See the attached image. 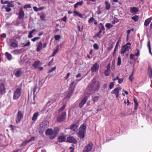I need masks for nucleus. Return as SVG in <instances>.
I'll list each match as a JSON object with an SVG mask.
<instances>
[{
    "label": "nucleus",
    "mask_w": 152,
    "mask_h": 152,
    "mask_svg": "<svg viewBox=\"0 0 152 152\" xmlns=\"http://www.w3.org/2000/svg\"><path fill=\"white\" fill-rule=\"evenodd\" d=\"M33 8L34 10V11L37 12L39 11L38 8H37V7H33Z\"/></svg>",
    "instance_id": "obj_64"
},
{
    "label": "nucleus",
    "mask_w": 152,
    "mask_h": 152,
    "mask_svg": "<svg viewBox=\"0 0 152 152\" xmlns=\"http://www.w3.org/2000/svg\"><path fill=\"white\" fill-rule=\"evenodd\" d=\"M93 146V143L91 141L89 142L88 144L85 147L83 152H88L92 149Z\"/></svg>",
    "instance_id": "obj_8"
},
{
    "label": "nucleus",
    "mask_w": 152,
    "mask_h": 152,
    "mask_svg": "<svg viewBox=\"0 0 152 152\" xmlns=\"http://www.w3.org/2000/svg\"><path fill=\"white\" fill-rule=\"evenodd\" d=\"M7 7H13L14 6V4L13 3V1H11L10 2H9L8 3Z\"/></svg>",
    "instance_id": "obj_39"
},
{
    "label": "nucleus",
    "mask_w": 152,
    "mask_h": 152,
    "mask_svg": "<svg viewBox=\"0 0 152 152\" xmlns=\"http://www.w3.org/2000/svg\"><path fill=\"white\" fill-rule=\"evenodd\" d=\"M136 50L137 51V53L134 55L137 56H139L140 55V50L138 49H137Z\"/></svg>",
    "instance_id": "obj_57"
},
{
    "label": "nucleus",
    "mask_w": 152,
    "mask_h": 152,
    "mask_svg": "<svg viewBox=\"0 0 152 152\" xmlns=\"http://www.w3.org/2000/svg\"><path fill=\"white\" fill-rule=\"evenodd\" d=\"M101 86L100 83L98 80H93L87 86L86 91L89 93V95L90 94L94 93L98 91L99 90Z\"/></svg>",
    "instance_id": "obj_1"
},
{
    "label": "nucleus",
    "mask_w": 152,
    "mask_h": 152,
    "mask_svg": "<svg viewBox=\"0 0 152 152\" xmlns=\"http://www.w3.org/2000/svg\"><path fill=\"white\" fill-rule=\"evenodd\" d=\"M86 126L85 124H83L80 127L79 129H81V130H82L83 131L86 132Z\"/></svg>",
    "instance_id": "obj_36"
},
{
    "label": "nucleus",
    "mask_w": 152,
    "mask_h": 152,
    "mask_svg": "<svg viewBox=\"0 0 152 152\" xmlns=\"http://www.w3.org/2000/svg\"><path fill=\"white\" fill-rule=\"evenodd\" d=\"M15 75L17 77H20L22 74V71L20 69L17 70L15 72Z\"/></svg>",
    "instance_id": "obj_20"
},
{
    "label": "nucleus",
    "mask_w": 152,
    "mask_h": 152,
    "mask_svg": "<svg viewBox=\"0 0 152 152\" xmlns=\"http://www.w3.org/2000/svg\"><path fill=\"white\" fill-rule=\"evenodd\" d=\"M102 31L101 30H99V32L96 34L95 35V37H97L99 38H100L102 36V35L101 34Z\"/></svg>",
    "instance_id": "obj_32"
},
{
    "label": "nucleus",
    "mask_w": 152,
    "mask_h": 152,
    "mask_svg": "<svg viewBox=\"0 0 152 152\" xmlns=\"http://www.w3.org/2000/svg\"><path fill=\"white\" fill-rule=\"evenodd\" d=\"M60 36L58 35H56L54 36V38L55 40L58 41L60 38Z\"/></svg>",
    "instance_id": "obj_47"
},
{
    "label": "nucleus",
    "mask_w": 152,
    "mask_h": 152,
    "mask_svg": "<svg viewBox=\"0 0 152 152\" xmlns=\"http://www.w3.org/2000/svg\"><path fill=\"white\" fill-rule=\"evenodd\" d=\"M148 75L150 79L152 78V69L150 68H149L148 72Z\"/></svg>",
    "instance_id": "obj_31"
},
{
    "label": "nucleus",
    "mask_w": 152,
    "mask_h": 152,
    "mask_svg": "<svg viewBox=\"0 0 152 152\" xmlns=\"http://www.w3.org/2000/svg\"><path fill=\"white\" fill-rule=\"evenodd\" d=\"M75 90L73 89L72 90L70 89L69 93L67 94L66 98L68 99H69L71 96L72 95Z\"/></svg>",
    "instance_id": "obj_27"
},
{
    "label": "nucleus",
    "mask_w": 152,
    "mask_h": 152,
    "mask_svg": "<svg viewBox=\"0 0 152 152\" xmlns=\"http://www.w3.org/2000/svg\"><path fill=\"white\" fill-rule=\"evenodd\" d=\"M99 96H94L92 99V101L94 103L95 102H97L99 100Z\"/></svg>",
    "instance_id": "obj_41"
},
{
    "label": "nucleus",
    "mask_w": 152,
    "mask_h": 152,
    "mask_svg": "<svg viewBox=\"0 0 152 152\" xmlns=\"http://www.w3.org/2000/svg\"><path fill=\"white\" fill-rule=\"evenodd\" d=\"M35 137H31L30 139L27 140V141L28 142L32 141H34L35 140Z\"/></svg>",
    "instance_id": "obj_55"
},
{
    "label": "nucleus",
    "mask_w": 152,
    "mask_h": 152,
    "mask_svg": "<svg viewBox=\"0 0 152 152\" xmlns=\"http://www.w3.org/2000/svg\"><path fill=\"white\" fill-rule=\"evenodd\" d=\"M8 43L10 46L13 48H17L18 47V42L15 40L12 39H9L7 40Z\"/></svg>",
    "instance_id": "obj_6"
},
{
    "label": "nucleus",
    "mask_w": 152,
    "mask_h": 152,
    "mask_svg": "<svg viewBox=\"0 0 152 152\" xmlns=\"http://www.w3.org/2000/svg\"><path fill=\"white\" fill-rule=\"evenodd\" d=\"M83 1H82L76 3L74 5V8H77L79 6H81L83 4Z\"/></svg>",
    "instance_id": "obj_25"
},
{
    "label": "nucleus",
    "mask_w": 152,
    "mask_h": 152,
    "mask_svg": "<svg viewBox=\"0 0 152 152\" xmlns=\"http://www.w3.org/2000/svg\"><path fill=\"white\" fill-rule=\"evenodd\" d=\"M88 98L87 96H84L81 102L79 103L78 106L79 107L82 108L86 102Z\"/></svg>",
    "instance_id": "obj_11"
},
{
    "label": "nucleus",
    "mask_w": 152,
    "mask_h": 152,
    "mask_svg": "<svg viewBox=\"0 0 152 152\" xmlns=\"http://www.w3.org/2000/svg\"><path fill=\"white\" fill-rule=\"evenodd\" d=\"M6 11L7 12H9L11 10V9L10 7H7L5 8Z\"/></svg>",
    "instance_id": "obj_60"
},
{
    "label": "nucleus",
    "mask_w": 152,
    "mask_h": 152,
    "mask_svg": "<svg viewBox=\"0 0 152 152\" xmlns=\"http://www.w3.org/2000/svg\"><path fill=\"white\" fill-rule=\"evenodd\" d=\"M40 18L42 20H44L45 18V15L44 13H42L40 15Z\"/></svg>",
    "instance_id": "obj_46"
},
{
    "label": "nucleus",
    "mask_w": 152,
    "mask_h": 152,
    "mask_svg": "<svg viewBox=\"0 0 152 152\" xmlns=\"http://www.w3.org/2000/svg\"><path fill=\"white\" fill-rule=\"evenodd\" d=\"M67 141L70 143H72L74 144L77 143V141L72 136H70L68 137L67 139Z\"/></svg>",
    "instance_id": "obj_12"
},
{
    "label": "nucleus",
    "mask_w": 152,
    "mask_h": 152,
    "mask_svg": "<svg viewBox=\"0 0 152 152\" xmlns=\"http://www.w3.org/2000/svg\"><path fill=\"white\" fill-rule=\"evenodd\" d=\"M46 135H49V137L50 139H53L56 137V134L54 133L53 131L51 128L48 129L45 132Z\"/></svg>",
    "instance_id": "obj_3"
},
{
    "label": "nucleus",
    "mask_w": 152,
    "mask_h": 152,
    "mask_svg": "<svg viewBox=\"0 0 152 152\" xmlns=\"http://www.w3.org/2000/svg\"><path fill=\"white\" fill-rule=\"evenodd\" d=\"M38 115L39 113L38 112H36L34 113L32 118V120L34 121H36Z\"/></svg>",
    "instance_id": "obj_26"
},
{
    "label": "nucleus",
    "mask_w": 152,
    "mask_h": 152,
    "mask_svg": "<svg viewBox=\"0 0 152 152\" xmlns=\"http://www.w3.org/2000/svg\"><path fill=\"white\" fill-rule=\"evenodd\" d=\"M66 106L65 104L63 105V106L62 107H61L58 110V112H60L62 111V110H63L65 108Z\"/></svg>",
    "instance_id": "obj_50"
},
{
    "label": "nucleus",
    "mask_w": 152,
    "mask_h": 152,
    "mask_svg": "<svg viewBox=\"0 0 152 152\" xmlns=\"http://www.w3.org/2000/svg\"><path fill=\"white\" fill-rule=\"evenodd\" d=\"M56 69V67L55 66H54L52 68L50 69L49 70L48 73H50L52 72H53V71H54V70H55Z\"/></svg>",
    "instance_id": "obj_53"
},
{
    "label": "nucleus",
    "mask_w": 152,
    "mask_h": 152,
    "mask_svg": "<svg viewBox=\"0 0 152 152\" xmlns=\"http://www.w3.org/2000/svg\"><path fill=\"white\" fill-rule=\"evenodd\" d=\"M36 31L35 29H33L32 31H30L29 32V34L28 35V38H31L33 37L32 34Z\"/></svg>",
    "instance_id": "obj_35"
},
{
    "label": "nucleus",
    "mask_w": 152,
    "mask_h": 152,
    "mask_svg": "<svg viewBox=\"0 0 152 152\" xmlns=\"http://www.w3.org/2000/svg\"><path fill=\"white\" fill-rule=\"evenodd\" d=\"M118 83L119 84H121L123 82V81H124V79L123 78H120V79L118 78Z\"/></svg>",
    "instance_id": "obj_59"
},
{
    "label": "nucleus",
    "mask_w": 152,
    "mask_h": 152,
    "mask_svg": "<svg viewBox=\"0 0 152 152\" xmlns=\"http://www.w3.org/2000/svg\"><path fill=\"white\" fill-rule=\"evenodd\" d=\"M5 92L6 89L5 85L3 83H1L0 84V94H2L5 93Z\"/></svg>",
    "instance_id": "obj_15"
},
{
    "label": "nucleus",
    "mask_w": 152,
    "mask_h": 152,
    "mask_svg": "<svg viewBox=\"0 0 152 152\" xmlns=\"http://www.w3.org/2000/svg\"><path fill=\"white\" fill-rule=\"evenodd\" d=\"M40 37H34V38H33V39H31V40L33 42H35L36 40H38L39 39H40Z\"/></svg>",
    "instance_id": "obj_54"
},
{
    "label": "nucleus",
    "mask_w": 152,
    "mask_h": 152,
    "mask_svg": "<svg viewBox=\"0 0 152 152\" xmlns=\"http://www.w3.org/2000/svg\"><path fill=\"white\" fill-rule=\"evenodd\" d=\"M132 20H133L135 22L137 21L138 20V16L137 15H135L132 17Z\"/></svg>",
    "instance_id": "obj_40"
},
{
    "label": "nucleus",
    "mask_w": 152,
    "mask_h": 152,
    "mask_svg": "<svg viewBox=\"0 0 152 152\" xmlns=\"http://www.w3.org/2000/svg\"><path fill=\"white\" fill-rule=\"evenodd\" d=\"M133 100L134 103V108L135 110H136L137 109L138 104L137 102V99L135 97H133Z\"/></svg>",
    "instance_id": "obj_24"
},
{
    "label": "nucleus",
    "mask_w": 152,
    "mask_h": 152,
    "mask_svg": "<svg viewBox=\"0 0 152 152\" xmlns=\"http://www.w3.org/2000/svg\"><path fill=\"white\" fill-rule=\"evenodd\" d=\"M23 113L21 111L18 110L15 118V122L18 124L23 119Z\"/></svg>",
    "instance_id": "obj_2"
},
{
    "label": "nucleus",
    "mask_w": 152,
    "mask_h": 152,
    "mask_svg": "<svg viewBox=\"0 0 152 152\" xmlns=\"http://www.w3.org/2000/svg\"><path fill=\"white\" fill-rule=\"evenodd\" d=\"M1 38H5L6 37V34L5 33H3L1 34Z\"/></svg>",
    "instance_id": "obj_63"
},
{
    "label": "nucleus",
    "mask_w": 152,
    "mask_h": 152,
    "mask_svg": "<svg viewBox=\"0 0 152 152\" xmlns=\"http://www.w3.org/2000/svg\"><path fill=\"white\" fill-rule=\"evenodd\" d=\"M25 15L24 11L22 8H20L19 12L18 18L20 19H22Z\"/></svg>",
    "instance_id": "obj_16"
},
{
    "label": "nucleus",
    "mask_w": 152,
    "mask_h": 152,
    "mask_svg": "<svg viewBox=\"0 0 152 152\" xmlns=\"http://www.w3.org/2000/svg\"><path fill=\"white\" fill-rule=\"evenodd\" d=\"M9 2V1H4L3 0H1V3L2 4H8Z\"/></svg>",
    "instance_id": "obj_61"
},
{
    "label": "nucleus",
    "mask_w": 152,
    "mask_h": 152,
    "mask_svg": "<svg viewBox=\"0 0 152 152\" xmlns=\"http://www.w3.org/2000/svg\"><path fill=\"white\" fill-rule=\"evenodd\" d=\"M131 44L129 42L127 43L126 44L121 47V54H124L126 51H128L131 48V47L128 45H131Z\"/></svg>",
    "instance_id": "obj_5"
},
{
    "label": "nucleus",
    "mask_w": 152,
    "mask_h": 152,
    "mask_svg": "<svg viewBox=\"0 0 152 152\" xmlns=\"http://www.w3.org/2000/svg\"><path fill=\"white\" fill-rule=\"evenodd\" d=\"M133 72H132L131 73V75L129 76V79L130 80V81L131 82L133 80Z\"/></svg>",
    "instance_id": "obj_49"
},
{
    "label": "nucleus",
    "mask_w": 152,
    "mask_h": 152,
    "mask_svg": "<svg viewBox=\"0 0 152 152\" xmlns=\"http://www.w3.org/2000/svg\"><path fill=\"white\" fill-rule=\"evenodd\" d=\"M66 113L65 112H64L57 118L56 121L60 123L64 121L66 118Z\"/></svg>",
    "instance_id": "obj_7"
},
{
    "label": "nucleus",
    "mask_w": 152,
    "mask_h": 152,
    "mask_svg": "<svg viewBox=\"0 0 152 152\" xmlns=\"http://www.w3.org/2000/svg\"><path fill=\"white\" fill-rule=\"evenodd\" d=\"M152 18H150L146 19L144 22V25L146 26H147L151 22Z\"/></svg>",
    "instance_id": "obj_22"
},
{
    "label": "nucleus",
    "mask_w": 152,
    "mask_h": 152,
    "mask_svg": "<svg viewBox=\"0 0 152 152\" xmlns=\"http://www.w3.org/2000/svg\"><path fill=\"white\" fill-rule=\"evenodd\" d=\"M139 11L137 8L136 7H133L130 10V12L131 13L136 14V13Z\"/></svg>",
    "instance_id": "obj_28"
},
{
    "label": "nucleus",
    "mask_w": 152,
    "mask_h": 152,
    "mask_svg": "<svg viewBox=\"0 0 152 152\" xmlns=\"http://www.w3.org/2000/svg\"><path fill=\"white\" fill-rule=\"evenodd\" d=\"M41 65L42 63L39 61H35L32 64L33 66L35 68H37L38 66H41Z\"/></svg>",
    "instance_id": "obj_18"
},
{
    "label": "nucleus",
    "mask_w": 152,
    "mask_h": 152,
    "mask_svg": "<svg viewBox=\"0 0 152 152\" xmlns=\"http://www.w3.org/2000/svg\"><path fill=\"white\" fill-rule=\"evenodd\" d=\"M95 20V19L93 17L90 18L88 20V23H92Z\"/></svg>",
    "instance_id": "obj_45"
},
{
    "label": "nucleus",
    "mask_w": 152,
    "mask_h": 152,
    "mask_svg": "<svg viewBox=\"0 0 152 152\" xmlns=\"http://www.w3.org/2000/svg\"><path fill=\"white\" fill-rule=\"evenodd\" d=\"M121 58L120 57H118V62H117V65L118 66H120L121 64Z\"/></svg>",
    "instance_id": "obj_44"
},
{
    "label": "nucleus",
    "mask_w": 152,
    "mask_h": 152,
    "mask_svg": "<svg viewBox=\"0 0 152 152\" xmlns=\"http://www.w3.org/2000/svg\"><path fill=\"white\" fill-rule=\"evenodd\" d=\"M54 132L56 134V136L57 134L59 132V128L58 127H56L54 128Z\"/></svg>",
    "instance_id": "obj_33"
},
{
    "label": "nucleus",
    "mask_w": 152,
    "mask_h": 152,
    "mask_svg": "<svg viewBox=\"0 0 152 152\" xmlns=\"http://www.w3.org/2000/svg\"><path fill=\"white\" fill-rule=\"evenodd\" d=\"M66 140V137L64 136H59L58 140V141L59 142H61L65 141Z\"/></svg>",
    "instance_id": "obj_23"
},
{
    "label": "nucleus",
    "mask_w": 152,
    "mask_h": 152,
    "mask_svg": "<svg viewBox=\"0 0 152 152\" xmlns=\"http://www.w3.org/2000/svg\"><path fill=\"white\" fill-rule=\"evenodd\" d=\"M28 142L27 140H25L20 145V147H22L26 145Z\"/></svg>",
    "instance_id": "obj_42"
},
{
    "label": "nucleus",
    "mask_w": 152,
    "mask_h": 152,
    "mask_svg": "<svg viewBox=\"0 0 152 152\" xmlns=\"http://www.w3.org/2000/svg\"><path fill=\"white\" fill-rule=\"evenodd\" d=\"M135 55L133 54H131L130 55L129 57L130 58L132 59H134V56Z\"/></svg>",
    "instance_id": "obj_62"
},
{
    "label": "nucleus",
    "mask_w": 152,
    "mask_h": 152,
    "mask_svg": "<svg viewBox=\"0 0 152 152\" xmlns=\"http://www.w3.org/2000/svg\"><path fill=\"white\" fill-rule=\"evenodd\" d=\"M99 67V65L97 63L94 64L92 66L91 70L92 72H97Z\"/></svg>",
    "instance_id": "obj_9"
},
{
    "label": "nucleus",
    "mask_w": 152,
    "mask_h": 152,
    "mask_svg": "<svg viewBox=\"0 0 152 152\" xmlns=\"http://www.w3.org/2000/svg\"><path fill=\"white\" fill-rule=\"evenodd\" d=\"M105 26L108 29H109L110 28H112L113 26V25H111L109 23H107Z\"/></svg>",
    "instance_id": "obj_38"
},
{
    "label": "nucleus",
    "mask_w": 152,
    "mask_h": 152,
    "mask_svg": "<svg viewBox=\"0 0 152 152\" xmlns=\"http://www.w3.org/2000/svg\"><path fill=\"white\" fill-rule=\"evenodd\" d=\"M105 9L106 10H109L111 7L110 4L107 1H105Z\"/></svg>",
    "instance_id": "obj_29"
},
{
    "label": "nucleus",
    "mask_w": 152,
    "mask_h": 152,
    "mask_svg": "<svg viewBox=\"0 0 152 152\" xmlns=\"http://www.w3.org/2000/svg\"><path fill=\"white\" fill-rule=\"evenodd\" d=\"M86 132L83 131L81 129H79V132L77 133L78 137L80 138H83L85 137Z\"/></svg>",
    "instance_id": "obj_14"
},
{
    "label": "nucleus",
    "mask_w": 152,
    "mask_h": 152,
    "mask_svg": "<svg viewBox=\"0 0 152 152\" xmlns=\"http://www.w3.org/2000/svg\"><path fill=\"white\" fill-rule=\"evenodd\" d=\"M5 55L8 60H10L12 58V55L8 52H6L5 53Z\"/></svg>",
    "instance_id": "obj_30"
},
{
    "label": "nucleus",
    "mask_w": 152,
    "mask_h": 152,
    "mask_svg": "<svg viewBox=\"0 0 152 152\" xmlns=\"http://www.w3.org/2000/svg\"><path fill=\"white\" fill-rule=\"evenodd\" d=\"M74 83L75 82L74 81H72L71 82L70 85V89L72 90L73 89L75 90V85L74 86H73Z\"/></svg>",
    "instance_id": "obj_34"
},
{
    "label": "nucleus",
    "mask_w": 152,
    "mask_h": 152,
    "mask_svg": "<svg viewBox=\"0 0 152 152\" xmlns=\"http://www.w3.org/2000/svg\"><path fill=\"white\" fill-rule=\"evenodd\" d=\"M107 69L105 70L104 74L106 76H109L110 73V64L109 63L106 66Z\"/></svg>",
    "instance_id": "obj_13"
},
{
    "label": "nucleus",
    "mask_w": 152,
    "mask_h": 152,
    "mask_svg": "<svg viewBox=\"0 0 152 152\" xmlns=\"http://www.w3.org/2000/svg\"><path fill=\"white\" fill-rule=\"evenodd\" d=\"M42 42L41 41L39 42L36 49V50L37 52H39L42 49Z\"/></svg>",
    "instance_id": "obj_19"
},
{
    "label": "nucleus",
    "mask_w": 152,
    "mask_h": 152,
    "mask_svg": "<svg viewBox=\"0 0 152 152\" xmlns=\"http://www.w3.org/2000/svg\"><path fill=\"white\" fill-rule=\"evenodd\" d=\"M21 89L20 88H17L14 92L13 99L16 100L18 99L21 95Z\"/></svg>",
    "instance_id": "obj_4"
},
{
    "label": "nucleus",
    "mask_w": 152,
    "mask_h": 152,
    "mask_svg": "<svg viewBox=\"0 0 152 152\" xmlns=\"http://www.w3.org/2000/svg\"><path fill=\"white\" fill-rule=\"evenodd\" d=\"M78 126L75 124H72L70 126V129L73 132H75L77 129Z\"/></svg>",
    "instance_id": "obj_17"
},
{
    "label": "nucleus",
    "mask_w": 152,
    "mask_h": 152,
    "mask_svg": "<svg viewBox=\"0 0 152 152\" xmlns=\"http://www.w3.org/2000/svg\"><path fill=\"white\" fill-rule=\"evenodd\" d=\"M23 8L24 9H26L27 8H31V5L30 4H25Z\"/></svg>",
    "instance_id": "obj_48"
},
{
    "label": "nucleus",
    "mask_w": 152,
    "mask_h": 152,
    "mask_svg": "<svg viewBox=\"0 0 152 152\" xmlns=\"http://www.w3.org/2000/svg\"><path fill=\"white\" fill-rule=\"evenodd\" d=\"M94 48L98 50L99 48V47L98 45L97 44L95 43L93 45Z\"/></svg>",
    "instance_id": "obj_52"
},
{
    "label": "nucleus",
    "mask_w": 152,
    "mask_h": 152,
    "mask_svg": "<svg viewBox=\"0 0 152 152\" xmlns=\"http://www.w3.org/2000/svg\"><path fill=\"white\" fill-rule=\"evenodd\" d=\"M114 86V82H110L109 85V88L110 89L113 88Z\"/></svg>",
    "instance_id": "obj_51"
},
{
    "label": "nucleus",
    "mask_w": 152,
    "mask_h": 152,
    "mask_svg": "<svg viewBox=\"0 0 152 152\" xmlns=\"http://www.w3.org/2000/svg\"><path fill=\"white\" fill-rule=\"evenodd\" d=\"M30 42L28 41L27 43L23 45V47H25L26 46H28L30 45Z\"/></svg>",
    "instance_id": "obj_58"
},
{
    "label": "nucleus",
    "mask_w": 152,
    "mask_h": 152,
    "mask_svg": "<svg viewBox=\"0 0 152 152\" xmlns=\"http://www.w3.org/2000/svg\"><path fill=\"white\" fill-rule=\"evenodd\" d=\"M121 90L120 87H117L115 88L112 91L111 93L112 94H115L116 97L118 98L119 96V92Z\"/></svg>",
    "instance_id": "obj_10"
},
{
    "label": "nucleus",
    "mask_w": 152,
    "mask_h": 152,
    "mask_svg": "<svg viewBox=\"0 0 152 152\" xmlns=\"http://www.w3.org/2000/svg\"><path fill=\"white\" fill-rule=\"evenodd\" d=\"M99 26H100L99 27L100 30H101V31H104L105 30V28L104 27V26L102 23H99Z\"/></svg>",
    "instance_id": "obj_37"
},
{
    "label": "nucleus",
    "mask_w": 152,
    "mask_h": 152,
    "mask_svg": "<svg viewBox=\"0 0 152 152\" xmlns=\"http://www.w3.org/2000/svg\"><path fill=\"white\" fill-rule=\"evenodd\" d=\"M67 16L65 15L63 18H61V20L63 21H64L65 22H66L67 20Z\"/></svg>",
    "instance_id": "obj_56"
},
{
    "label": "nucleus",
    "mask_w": 152,
    "mask_h": 152,
    "mask_svg": "<svg viewBox=\"0 0 152 152\" xmlns=\"http://www.w3.org/2000/svg\"><path fill=\"white\" fill-rule=\"evenodd\" d=\"M74 15L73 16H78L81 18H83V14L80 13L79 12L75 10L73 12Z\"/></svg>",
    "instance_id": "obj_21"
},
{
    "label": "nucleus",
    "mask_w": 152,
    "mask_h": 152,
    "mask_svg": "<svg viewBox=\"0 0 152 152\" xmlns=\"http://www.w3.org/2000/svg\"><path fill=\"white\" fill-rule=\"evenodd\" d=\"M148 50H149V51L150 53L151 54H152V53L151 52V48L150 45V41H149L148 42Z\"/></svg>",
    "instance_id": "obj_43"
}]
</instances>
